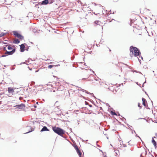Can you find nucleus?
Segmentation results:
<instances>
[{"label": "nucleus", "mask_w": 157, "mask_h": 157, "mask_svg": "<svg viewBox=\"0 0 157 157\" xmlns=\"http://www.w3.org/2000/svg\"><path fill=\"white\" fill-rule=\"evenodd\" d=\"M130 55L132 57L134 54L135 56H139L140 57L141 53L139 49L137 48L131 46L130 47Z\"/></svg>", "instance_id": "obj_1"}, {"label": "nucleus", "mask_w": 157, "mask_h": 157, "mask_svg": "<svg viewBox=\"0 0 157 157\" xmlns=\"http://www.w3.org/2000/svg\"><path fill=\"white\" fill-rule=\"evenodd\" d=\"M52 129L54 132L57 134L59 135L64 137L63 136V135L64 134L65 132L64 130L59 127L56 126L53 127Z\"/></svg>", "instance_id": "obj_2"}, {"label": "nucleus", "mask_w": 157, "mask_h": 157, "mask_svg": "<svg viewBox=\"0 0 157 157\" xmlns=\"http://www.w3.org/2000/svg\"><path fill=\"white\" fill-rule=\"evenodd\" d=\"M13 34L16 36L17 37L19 38L21 40H22L24 38V37L18 33L17 32H13Z\"/></svg>", "instance_id": "obj_3"}, {"label": "nucleus", "mask_w": 157, "mask_h": 157, "mask_svg": "<svg viewBox=\"0 0 157 157\" xmlns=\"http://www.w3.org/2000/svg\"><path fill=\"white\" fill-rule=\"evenodd\" d=\"M15 48H13L12 49V51H6V52H5V55H12L13 53H14V52L15 51Z\"/></svg>", "instance_id": "obj_4"}, {"label": "nucleus", "mask_w": 157, "mask_h": 157, "mask_svg": "<svg viewBox=\"0 0 157 157\" xmlns=\"http://www.w3.org/2000/svg\"><path fill=\"white\" fill-rule=\"evenodd\" d=\"M25 106V105L24 104H21L20 105H17L15 106L17 109H22L24 108Z\"/></svg>", "instance_id": "obj_5"}, {"label": "nucleus", "mask_w": 157, "mask_h": 157, "mask_svg": "<svg viewBox=\"0 0 157 157\" xmlns=\"http://www.w3.org/2000/svg\"><path fill=\"white\" fill-rule=\"evenodd\" d=\"M24 44H23L20 45V51L21 52H24L25 50V47Z\"/></svg>", "instance_id": "obj_6"}, {"label": "nucleus", "mask_w": 157, "mask_h": 157, "mask_svg": "<svg viewBox=\"0 0 157 157\" xmlns=\"http://www.w3.org/2000/svg\"><path fill=\"white\" fill-rule=\"evenodd\" d=\"M49 0H44L40 2L41 5H46L48 3Z\"/></svg>", "instance_id": "obj_7"}, {"label": "nucleus", "mask_w": 157, "mask_h": 157, "mask_svg": "<svg viewBox=\"0 0 157 157\" xmlns=\"http://www.w3.org/2000/svg\"><path fill=\"white\" fill-rule=\"evenodd\" d=\"M26 128L27 129H30V130H29L28 132L25 133V134H27L29 133L30 132L34 130V129L32 127L30 126H27Z\"/></svg>", "instance_id": "obj_8"}, {"label": "nucleus", "mask_w": 157, "mask_h": 157, "mask_svg": "<svg viewBox=\"0 0 157 157\" xmlns=\"http://www.w3.org/2000/svg\"><path fill=\"white\" fill-rule=\"evenodd\" d=\"M142 104L144 106H146V103H147V101L144 98H142Z\"/></svg>", "instance_id": "obj_9"}, {"label": "nucleus", "mask_w": 157, "mask_h": 157, "mask_svg": "<svg viewBox=\"0 0 157 157\" xmlns=\"http://www.w3.org/2000/svg\"><path fill=\"white\" fill-rule=\"evenodd\" d=\"M45 131H49V130L47 127L44 126L40 130V132H42Z\"/></svg>", "instance_id": "obj_10"}, {"label": "nucleus", "mask_w": 157, "mask_h": 157, "mask_svg": "<svg viewBox=\"0 0 157 157\" xmlns=\"http://www.w3.org/2000/svg\"><path fill=\"white\" fill-rule=\"evenodd\" d=\"M8 91L9 93H12L14 92L13 90L11 87H8Z\"/></svg>", "instance_id": "obj_11"}, {"label": "nucleus", "mask_w": 157, "mask_h": 157, "mask_svg": "<svg viewBox=\"0 0 157 157\" xmlns=\"http://www.w3.org/2000/svg\"><path fill=\"white\" fill-rule=\"evenodd\" d=\"M20 42V41L18 39H16L14 40L13 42L14 44H18Z\"/></svg>", "instance_id": "obj_12"}, {"label": "nucleus", "mask_w": 157, "mask_h": 157, "mask_svg": "<svg viewBox=\"0 0 157 157\" xmlns=\"http://www.w3.org/2000/svg\"><path fill=\"white\" fill-rule=\"evenodd\" d=\"M81 91H82L83 92H85L86 93L88 94H91L92 95H93V93H90V92H88L87 91H86V90H84V89H81Z\"/></svg>", "instance_id": "obj_13"}, {"label": "nucleus", "mask_w": 157, "mask_h": 157, "mask_svg": "<svg viewBox=\"0 0 157 157\" xmlns=\"http://www.w3.org/2000/svg\"><path fill=\"white\" fill-rule=\"evenodd\" d=\"M152 143L153 144L154 147H156V146L157 145L156 142L155 140L153 138L152 140Z\"/></svg>", "instance_id": "obj_14"}, {"label": "nucleus", "mask_w": 157, "mask_h": 157, "mask_svg": "<svg viewBox=\"0 0 157 157\" xmlns=\"http://www.w3.org/2000/svg\"><path fill=\"white\" fill-rule=\"evenodd\" d=\"M77 152V153L79 155V157H82L81 155L82 154V153L80 151L79 149H78V150H77L76 151Z\"/></svg>", "instance_id": "obj_15"}, {"label": "nucleus", "mask_w": 157, "mask_h": 157, "mask_svg": "<svg viewBox=\"0 0 157 157\" xmlns=\"http://www.w3.org/2000/svg\"><path fill=\"white\" fill-rule=\"evenodd\" d=\"M100 23L101 22L98 21H96L94 22V23L96 25H100Z\"/></svg>", "instance_id": "obj_16"}, {"label": "nucleus", "mask_w": 157, "mask_h": 157, "mask_svg": "<svg viewBox=\"0 0 157 157\" xmlns=\"http://www.w3.org/2000/svg\"><path fill=\"white\" fill-rule=\"evenodd\" d=\"M6 33H2L0 34V37H2L4 36H5L6 34Z\"/></svg>", "instance_id": "obj_17"}, {"label": "nucleus", "mask_w": 157, "mask_h": 157, "mask_svg": "<svg viewBox=\"0 0 157 157\" xmlns=\"http://www.w3.org/2000/svg\"><path fill=\"white\" fill-rule=\"evenodd\" d=\"M111 114L113 115H117V113L114 112L113 111H111Z\"/></svg>", "instance_id": "obj_18"}, {"label": "nucleus", "mask_w": 157, "mask_h": 157, "mask_svg": "<svg viewBox=\"0 0 157 157\" xmlns=\"http://www.w3.org/2000/svg\"><path fill=\"white\" fill-rule=\"evenodd\" d=\"M33 32L34 33H37V30L36 29H33Z\"/></svg>", "instance_id": "obj_19"}, {"label": "nucleus", "mask_w": 157, "mask_h": 157, "mask_svg": "<svg viewBox=\"0 0 157 157\" xmlns=\"http://www.w3.org/2000/svg\"><path fill=\"white\" fill-rule=\"evenodd\" d=\"M133 72H135L138 73H139L140 74L143 75L140 72V71H137L136 70H134Z\"/></svg>", "instance_id": "obj_20"}, {"label": "nucleus", "mask_w": 157, "mask_h": 157, "mask_svg": "<svg viewBox=\"0 0 157 157\" xmlns=\"http://www.w3.org/2000/svg\"><path fill=\"white\" fill-rule=\"evenodd\" d=\"M74 147L75 148L76 150V151H77V150H78V149H79L78 147H77V146L76 145L75 146H74Z\"/></svg>", "instance_id": "obj_21"}, {"label": "nucleus", "mask_w": 157, "mask_h": 157, "mask_svg": "<svg viewBox=\"0 0 157 157\" xmlns=\"http://www.w3.org/2000/svg\"><path fill=\"white\" fill-rule=\"evenodd\" d=\"M8 49L9 50H10L13 49L11 46H9L8 47Z\"/></svg>", "instance_id": "obj_22"}, {"label": "nucleus", "mask_w": 157, "mask_h": 157, "mask_svg": "<svg viewBox=\"0 0 157 157\" xmlns=\"http://www.w3.org/2000/svg\"><path fill=\"white\" fill-rule=\"evenodd\" d=\"M53 65H49L48 66V67L49 68H51L53 67Z\"/></svg>", "instance_id": "obj_23"}, {"label": "nucleus", "mask_w": 157, "mask_h": 157, "mask_svg": "<svg viewBox=\"0 0 157 157\" xmlns=\"http://www.w3.org/2000/svg\"><path fill=\"white\" fill-rule=\"evenodd\" d=\"M53 1L52 0H49V2L48 3L49 4H51L52 3H53Z\"/></svg>", "instance_id": "obj_24"}, {"label": "nucleus", "mask_w": 157, "mask_h": 157, "mask_svg": "<svg viewBox=\"0 0 157 157\" xmlns=\"http://www.w3.org/2000/svg\"><path fill=\"white\" fill-rule=\"evenodd\" d=\"M7 45H6L5 46V47L4 46V47L3 48V50H4L5 51H6V47H7Z\"/></svg>", "instance_id": "obj_25"}, {"label": "nucleus", "mask_w": 157, "mask_h": 157, "mask_svg": "<svg viewBox=\"0 0 157 157\" xmlns=\"http://www.w3.org/2000/svg\"><path fill=\"white\" fill-rule=\"evenodd\" d=\"M7 56L6 55H3L2 56H1V57H5Z\"/></svg>", "instance_id": "obj_26"}, {"label": "nucleus", "mask_w": 157, "mask_h": 157, "mask_svg": "<svg viewBox=\"0 0 157 157\" xmlns=\"http://www.w3.org/2000/svg\"><path fill=\"white\" fill-rule=\"evenodd\" d=\"M140 105H141V104H140V103H139L138 104V106L140 108V109L141 108V107Z\"/></svg>", "instance_id": "obj_27"}, {"label": "nucleus", "mask_w": 157, "mask_h": 157, "mask_svg": "<svg viewBox=\"0 0 157 157\" xmlns=\"http://www.w3.org/2000/svg\"><path fill=\"white\" fill-rule=\"evenodd\" d=\"M136 136L139 137L141 140L140 137V136H138V135L137 134H136Z\"/></svg>", "instance_id": "obj_28"}, {"label": "nucleus", "mask_w": 157, "mask_h": 157, "mask_svg": "<svg viewBox=\"0 0 157 157\" xmlns=\"http://www.w3.org/2000/svg\"><path fill=\"white\" fill-rule=\"evenodd\" d=\"M110 11L111 12V13H112L113 14H114L116 12L115 11H113V12L112 13V12L111 11V10H110Z\"/></svg>", "instance_id": "obj_29"}, {"label": "nucleus", "mask_w": 157, "mask_h": 157, "mask_svg": "<svg viewBox=\"0 0 157 157\" xmlns=\"http://www.w3.org/2000/svg\"><path fill=\"white\" fill-rule=\"evenodd\" d=\"M120 145H121V143H123V141H121V140H120Z\"/></svg>", "instance_id": "obj_30"}, {"label": "nucleus", "mask_w": 157, "mask_h": 157, "mask_svg": "<svg viewBox=\"0 0 157 157\" xmlns=\"http://www.w3.org/2000/svg\"><path fill=\"white\" fill-rule=\"evenodd\" d=\"M34 107L35 108H36V107H37V106H36V105H34Z\"/></svg>", "instance_id": "obj_31"}, {"label": "nucleus", "mask_w": 157, "mask_h": 157, "mask_svg": "<svg viewBox=\"0 0 157 157\" xmlns=\"http://www.w3.org/2000/svg\"><path fill=\"white\" fill-rule=\"evenodd\" d=\"M144 118H139L138 119H144Z\"/></svg>", "instance_id": "obj_32"}, {"label": "nucleus", "mask_w": 157, "mask_h": 157, "mask_svg": "<svg viewBox=\"0 0 157 157\" xmlns=\"http://www.w3.org/2000/svg\"><path fill=\"white\" fill-rule=\"evenodd\" d=\"M137 58L138 59V60H139V62L140 63H141V60H140V59H139V58H138V57H137Z\"/></svg>", "instance_id": "obj_33"}, {"label": "nucleus", "mask_w": 157, "mask_h": 157, "mask_svg": "<svg viewBox=\"0 0 157 157\" xmlns=\"http://www.w3.org/2000/svg\"><path fill=\"white\" fill-rule=\"evenodd\" d=\"M89 105V106L90 107H92V105Z\"/></svg>", "instance_id": "obj_34"}, {"label": "nucleus", "mask_w": 157, "mask_h": 157, "mask_svg": "<svg viewBox=\"0 0 157 157\" xmlns=\"http://www.w3.org/2000/svg\"><path fill=\"white\" fill-rule=\"evenodd\" d=\"M123 144V146H124V147H126V146L124 144Z\"/></svg>", "instance_id": "obj_35"}, {"label": "nucleus", "mask_w": 157, "mask_h": 157, "mask_svg": "<svg viewBox=\"0 0 157 157\" xmlns=\"http://www.w3.org/2000/svg\"><path fill=\"white\" fill-rule=\"evenodd\" d=\"M14 68H12L11 69V70H14Z\"/></svg>", "instance_id": "obj_36"}, {"label": "nucleus", "mask_w": 157, "mask_h": 157, "mask_svg": "<svg viewBox=\"0 0 157 157\" xmlns=\"http://www.w3.org/2000/svg\"><path fill=\"white\" fill-rule=\"evenodd\" d=\"M36 104L38 105V102H36Z\"/></svg>", "instance_id": "obj_37"}, {"label": "nucleus", "mask_w": 157, "mask_h": 157, "mask_svg": "<svg viewBox=\"0 0 157 157\" xmlns=\"http://www.w3.org/2000/svg\"><path fill=\"white\" fill-rule=\"evenodd\" d=\"M130 130H131V131H133L131 129V128H130Z\"/></svg>", "instance_id": "obj_38"}, {"label": "nucleus", "mask_w": 157, "mask_h": 157, "mask_svg": "<svg viewBox=\"0 0 157 157\" xmlns=\"http://www.w3.org/2000/svg\"><path fill=\"white\" fill-rule=\"evenodd\" d=\"M155 147V148H157V145H156V147Z\"/></svg>", "instance_id": "obj_39"}, {"label": "nucleus", "mask_w": 157, "mask_h": 157, "mask_svg": "<svg viewBox=\"0 0 157 157\" xmlns=\"http://www.w3.org/2000/svg\"><path fill=\"white\" fill-rule=\"evenodd\" d=\"M95 80H96V81H98V79H95Z\"/></svg>", "instance_id": "obj_40"}, {"label": "nucleus", "mask_w": 157, "mask_h": 157, "mask_svg": "<svg viewBox=\"0 0 157 157\" xmlns=\"http://www.w3.org/2000/svg\"><path fill=\"white\" fill-rule=\"evenodd\" d=\"M92 71L93 72V73L94 74V71H93L92 70Z\"/></svg>", "instance_id": "obj_41"}, {"label": "nucleus", "mask_w": 157, "mask_h": 157, "mask_svg": "<svg viewBox=\"0 0 157 157\" xmlns=\"http://www.w3.org/2000/svg\"><path fill=\"white\" fill-rule=\"evenodd\" d=\"M32 82L33 84H34L35 83V82Z\"/></svg>", "instance_id": "obj_42"}, {"label": "nucleus", "mask_w": 157, "mask_h": 157, "mask_svg": "<svg viewBox=\"0 0 157 157\" xmlns=\"http://www.w3.org/2000/svg\"><path fill=\"white\" fill-rule=\"evenodd\" d=\"M28 49H29V48H28V49H26V50L27 51H28Z\"/></svg>", "instance_id": "obj_43"}, {"label": "nucleus", "mask_w": 157, "mask_h": 157, "mask_svg": "<svg viewBox=\"0 0 157 157\" xmlns=\"http://www.w3.org/2000/svg\"><path fill=\"white\" fill-rule=\"evenodd\" d=\"M133 131H134V133H136V132H135V131L134 130H133Z\"/></svg>", "instance_id": "obj_44"}, {"label": "nucleus", "mask_w": 157, "mask_h": 157, "mask_svg": "<svg viewBox=\"0 0 157 157\" xmlns=\"http://www.w3.org/2000/svg\"><path fill=\"white\" fill-rule=\"evenodd\" d=\"M141 59H143L142 57H141Z\"/></svg>", "instance_id": "obj_45"}, {"label": "nucleus", "mask_w": 157, "mask_h": 157, "mask_svg": "<svg viewBox=\"0 0 157 157\" xmlns=\"http://www.w3.org/2000/svg\"><path fill=\"white\" fill-rule=\"evenodd\" d=\"M130 126V127H132V126H130H130Z\"/></svg>", "instance_id": "obj_46"}, {"label": "nucleus", "mask_w": 157, "mask_h": 157, "mask_svg": "<svg viewBox=\"0 0 157 157\" xmlns=\"http://www.w3.org/2000/svg\"><path fill=\"white\" fill-rule=\"evenodd\" d=\"M118 115H119V116H120V114H119V113H118Z\"/></svg>", "instance_id": "obj_47"}, {"label": "nucleus", "mask_w": 157, "mask_h": 157, "mask_svg": "<svg viewBox=\"0 0 157 157\" xmlns=\"http://www.w3.org/2000/svg\"><path fill=\"white\" fill-rule=\"evenodd\" d=\"M37 5V4H36V5H35V6H36Z\"/></svg>", "instance_id": "obj_48"}, {"label": "nucleus", "mask_w": 157, "mask_h": 157, "mask_svg": "<svg viewBox=\"0 0 157 157\" xmlns=\"http://www.w3.org/2000/svg\"><path fill=\"white\" fill-rule=\"evenodd\" d=\"M134 133V132H132V133Z\"/></svg>", "instance_id": "obj_49"}, {"label": "nucleus", "mask_w": 157, "mask_h": 157, "mask_svg": "<svg viewBox=\"0 0 157 157\" xmlns=\"http://www.w3.org/2000/svg\"><path fill=\"white\" fill-rule=\"evenodd\" d=\"M134 133V132H132V133Z\"/></svg>", "instance_id": "obj_50"}, {"label": "nucleus", "mask_w": 157, "mask_h": 157, "mask_svg": "<svg viewBox=\"0 0 157 157\" xmlns=\"http://www.w3.org/2000/svg\"><path fill=\"white\" fill-rule=\"evenodd\" d=\"M86 103H87V102H86V104H86Z\"/></svg>", "instance_id": "obj_51"}, {"label": "nucleus", "mask_w": 157, "mask_h": 157, "mask_svg": "<svg viewBox=\"0 0 157 157\" xmlns=\"http://www.w3.org/2000/svg\"><path fill=\"white\" fill-rule=\"evenodd\" d=\"M109 51H111V50H110H110H109Z\"/></svg>", "instance_id": "obj_52"}, {"label": "nucleus", "mask_w": 157, "mask_h": 157, "mask_svg": "<svg viewBox=\"0 0 157 157\" xmlns=\"http://www.w3.org/2000/svg\"><path fill=\"white\" fill-rule=\"evenodd\" d=\"M144 83H143V85H144Z\"/></svg>", "instance_id": "obj_53"}, {"label": "nucleus", "mask_w": 157, "mask_h": 157, "mask_svg": "<svg viewBox=\"0 0 157 157\" xmlns=\"http://www.w3.org/2000/svg\"><path fill=\"white\" fill-rule=\"evenodd\" d=\"M157 155V154H156V156H156Z\"/></svg>", "instance_id": "obj_54"}, {"label": "nucleus", "mask_w": 157, "mask_h": 157, "mask_svg": "<svg viewBox=\"0 0 157 157\" xmlns=\"http://www.w3.org/2000/svg\"><path fill=\"white\" fill-rule=\"evenodd\" d=\"M5 44H6V43H4Z\"/></svg>", "instance_id": "obj_55"}, {"label": "nucleus", "mask_w": 157, "mask_h": 157, "mask_svg": "<svg viewBox=\"0 0 157 157\" xmlns=\"http://www.w3.org/2000/svg\"><path fill=\"white\" fill-rule=\"evenodd\" d=\"M19 98V99H20V98Z\"/></svg>", "instance_id": "obj_56"}, {"label": "nucleus", "mask_w": 157, "mask_h": 157, "mask_svg": "<svg viewBox=\"0 0 157 157\" xmlns=\"http://www.w3.org/2000/svg\"><path fill=\"white\" fill-rule=\"evenodd\" d=\"M1 57V56H0V58Z\"/></svg>", "instance_id": "obj_57"}]
</instances>
